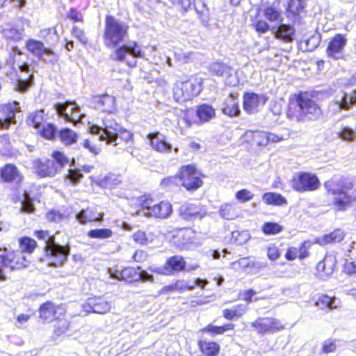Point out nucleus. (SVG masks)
Instances as JSON below:
<instances>
[{
  "label": "nucleus",
  "mask_w": 356,
  "mask_h": 356,
  "mask_svg": "<svg viewBox=\"0 0 356 356\" xmlns=\"http://www.w3.org/2000/svg\"><path fill=\"white\" fill-rule=\"evenodd\" d=\"M179 216L188 221L200 220L206 215V211L200 204L187 203L181 205L179 209Z\"/></svg>",
  "instance_id": "16"
},
{
  "label": "nucleus",
  "mask_w": 356,
  "mask_h": 356,
  "mask_svg": "<svg viewBox=\"0 0 356 356\" xmlns=\"http://www.w3.org/2000/svg\"><path fill=\"white\" fill-rule=\"evenodd\" d=\"M210 71L216 76L221 77L226 85H234L236 82L234 70L224 63H213L210 66Z\"/></svg>",
  "instance_id": "18"
},
{
  "label": "nucleus",
  "mask_w": 356,
  "mask_h": 356,
  "mask_svg": "<svg viewBox=\"0 0 356 356\" xmlns=\"http://www.w3.org/2000/svg\"><path fill=\"white\" fill-rule=\"evenodd\" d=\"M165 270L168 272H179L186 268V261L181 256L175 255L170 257L165 264Z\"/></svg>",
  "instance_id": "30"
},
{
  "label": "nucleus",
  "mask_w": 356,
  "mask_h": 356,
  "mask_svg": "<svg viewBox=\"0 0 356 356\" xmlns=\"http://www.w3.org/2000/svg\"><path fill=\"white\" fill-rule=\"evenodd\" d=\"M103 215L102 213H97L94 209L88 208L82 209L76 215V218L81 224H86L95 221H102Z\"/></svg>",
  "instance_id": "28"
},
{
  "label": "nucleus",
  "mask_w": 356,
  "mask_h": 356,
  "mask_svg": "<svg viewBox=\"0 0 356 356\" xmlns=\"http://www.w3.org/2000/svg\"><path fill=\"white\" fill-rule=\"evenodd\" d=\"M133 238L136 243L140 245H146L147 243V238L144 232L138 231L134 234Z\"/></svg>",
  "instance_id": "64"
},
{
  "label": "nucleus",
  "mask_w": 356,
  "mask_h": 356,
  "mask_svg": "<svg viewBox=\"0 0 356 356\" xmlns=\"http://www.w3.org/2000/svg\"><path fill=\"white\" fill-rule=\"evenodd\" d=\"M202 90V83L198 79H191L177 85L174 88V95L177 101L190 100L199 95Z\"/></svg>",
  "instance_id": "10"
},
{
  "label": "nucleus",
  "mask_w": 356,
  "mask_h": 356,
  "mask_svg": "<svg viewBox=\"0 0 356 356\" xmlns=\"http://www.w3.org/2000/svg\"><path fill=\"white\" fill-rule=\"evenodd\" d=\"M36 246V242L24 237L19 240L21 251H13L6 248H0V280H6V274L15 269L28 266L29 260L24 253H31Z\"/></svg>",
  "instance_id": "1"
},
{
  "label": "nucleus",
  "mask_w": 356,
  "mask_h": 356,
  "mask_svg": "<svg viewBox=\"0 0 356 356\" xmlns=\"http://www.w3.org/2000/svg\"><path fill=\"white\" fill-rule=\"evenodd\" d=\"M321 115L322 111L316 102L306 94L298 95L296 104H291L287 112L289 119L304 122L316 120Z\"/></svg>",
  "instance_id": "3"
},
{
  "label": "nucleus",
  "mask_w": 356,
  "mask_h": 356,
  "mask_svg": "<svg viewBox=\"0 0 356 356\" xmlns=\"http://www.w3.org/2000/svg\"><path fill=\"white\" fill-rule=\"evenodd\" d=\"M270 30L275 38L286 42H292L295 36V29L293 26L281 23L279 25L268 24V31Z\"/></svg>",
  "instance_id": "21"
},
{
  "label": "nucleus",
  "mask_w": 356,
  "mask_h": 356,
  "mask_svg": "<svg viewBox=\"0 0 356 356\" xmlns=\"http://www.w3.org/2000/svg\"><path fill=\"white\" fill-rule=\"evenodd\" d=\"M60 140L65 145L74 143L77 140V134L70 129H62L58 135Z\"/></svg>",
  "instance_id": "43"
},
{
  "label": "nucleus",
  "mask_w": 356,
  "mask_h": 356,
  "mask_svg": "<svg viewBox=\"0 0 356 356\" xmlns=\"http://www.w3.org/2000/svg\"><path fill=\"white\" fill-rule=\"evenodd\" d=\"M91 104L96 110L102 112L112 113L116 110L115 97L107 94L92 97Z\"/></svg>",
  "instance_id": "17"
},
{
  "label": "nucleus",
  "mask_w": 356,
  "mask_h": 356,
  "mask_svg": "<svg viewBox=\"0 0 356 356\" xmlns=\"http://www.w3.org/2000/svg\"><path fill=\"white\" fill-rule=\"evenodd\" d=\"M54 106L57 114L65 121L76 123L83 117L79 106L74 102L67 101L64 103H57Z\"/></svg>",
  "instance_id": "11"
},
{
  "label": "nucleus",
  "mask_w": 356,
  "mask_h": 356,
  "mask_svg": "<svg viewBox=\"0 0 356 356\" xmlns=\"http://www.w3.org/2000/svg\"><path fill=\"white\" fill-rule=\"evenodd\" d=\"M19 176L18 170L12 164H8L1 169V177L4 181L10 182L15 181Z\"/></svg>",
  "instance_id": "35"
},
{
  "label": "nucleus",
  "mask_w": 356,
  "mask_h": 356,
  "mask_svg": "<svg viewBox=\"0 0 356 356\" xmlns=\"http://www.w3.org/2000/svg\"><path fill=\"white\" fill-rule=\"evenodd\" d=\"M316 306L321 309H336L337 307V300L334 297L332 298L327 295H322L318 298Z\"/></svg>",
  "instance_id": "38"
},
{
  "label": "nucleus",
  "mask_w": 356,
  "mask_h": 356,
  "mask_svg": "<svg viewBox=\"0 0 356 356\" xmlns=\"http://www.w3.org/2000/svg\"><path fill=\"white\" fill-rule=\"evenodd\" d=\"M268 204H274L276 206L285 205L287 203L286 200L280 194L275 193H268Z\"/></svg>",
  "instance_id": "53"
},
{
  "label": "nucleus",
  "mask_w": 356,
  "mask_h": 356,
  "mask_svg": "<svg viewBox=\"0 0 356 356\" xmlns=\"http://www.w3.org/2000/svg\"><path fill=\"white\" fill-rule=\"evenodd\" d=\"M87 235L90 238L104 240L112 237L113 235V232L111 229L100 228L90 229L88 232Z\"/></svg>",
  "instance_id": "40"
},
{
  "label": "nucleus",
  "mask_w": 356,
  "mask_h": 356,
  "mask_svg": "<svg viewBox=\"0 0 356 356\" xmlns=\"http://www.w3.org/2000/svg\"><path fill=\"white\" fill-rule=\"evenodd\" d=\"M200 175L194 165H183L178 172L179 181L187 191H196L203 184Z\"/></svg>",
  "instance_id": "9"
},
{
  "label": "nucleus",
  "mask_w": 356,
  "mask_h": 356,
  "mask_svg": "<svg viewBox=\"0 0 356 356\" xmlns=\"http://www.w3.org/2000/svg\"><path fill=\"white\" fill-rule=\"evenodd\" d=\"M33 167L36 173L41 177H54L58 172L54 166V161L51 159L36 160L34 161Z\"/></svg>",
  "instance_id": "24"
},
{
  "label": "nucleus",
  "mask_w": 356,
  "mask_h": 356,
  "mask_svg": "<svg viewBox=\"0 0 356 356\" xmlns=\"http://www.w3.org/2000/svg\"><path fill=\"white\" fill-rule=\"evenodd\" d=\"M52 159L54 161V166L58 172L69 163V159L65 154L59 151H55L52 153Z\"/></svg>",
  "instance_id": "46"
},
{
  "label": "nucleus",
  "mask_w": 356,
  "mask_h": 356,
  "mask_svg": "<svg viewBox=\"0 0 356 356\" xmlns=\"http://www.w3.org/2000/svg\"><path fill=\"white\" fill-rule=\"evenodd\" d=\"M35 236L45 241V254L42 259L48 266L58 267L62 266L67 259L70 248L56 243L54 238L47 232L37 231Z\"/></svg>",
  "instance_id": "4"
},
{
  "label": "nucleus",
  "mask_w": 356,
  "mask_h": 356,
  "mask_svg": "<svg viewBox=\"0 0 356 356\" xmlns=\"http://www.w3.org/2000/svg\"><path fill=\"white\" fill-rule=\"evenodd\" d=\"M128 24L113 16L108 15L105 19L104 32V44L108 47H115L128 37Z\"/></svg>",
  "instance_id": "7"
},
{
  "label": "nucleus",
  "mask_w": 356,
  "mask_h": 356,
  "mask_svg": "<svg viewBox=\"0 0 356 356\" xmlns=\"http://www.w3.org/2000/svg\"><path fill=\"white\" fill-rule=\"evenodd\" d=\"M346 42L347 40L345 36L341 34H337L328 44L327 48V56L334 59L342 58L343 51Z\"/></svg>",
  "instance_id": "20"
},
{
  "label": "nucleus",
  "mask_w": 356,
  "mask_h": 356,
  "mask_svg": "<svg viewBox=\"0 0 356 356\" xmlns=\"http://www.w3.org/2000/svg\"><path fill=\"white\" fill-rule=\"evenodd\" d=\"M202 352L207 356H215L220 350V346L216 342L200 341Z\"/></svg>",
  "instance_id": "41"
},
{
  "label": "nucleus",
  "mask_w": 356,
  "mask_h": 356,
  "mask_svg": "<svg viewBox=\"0 0 356 356\" xmlns=\"http://www.w3.org/2000/svg\"><path fill=\"white\" fill-rule=\"evenodd\" d=\"M248 310L247 305L239 304L230 309L222 310V316L225 318L232 321L234 318H239L246 313Z\"/></svg>",
  "instance_id": "31"
},
{
  "label": "nucleus",
  "mask_w": 356,
  "mask_h": 356,
  "mask_svg": "<svg viewBox=\"0 0 356 356\" xmlns=\"http://www.w3.org/2000/svg\"><path fill=\"white\" fill-rule=\"evenodd\" d=\"M147 138L150 140L151 147L155 151L164 154L172 151V146L167 142L164 135L159 132L151 133L148 134Z\"/></svg>",
  "instance_id": "22"
},
{
  "label": "nucleus",
  "mask_w": 356,
  "mask_h": 356,
  "mask_svg": "<svg viewBox=\"0 0 356 356\" xmlns=\"http://www.w3.org/2000/svg\"><path fill=\"white\" fill-rule=\"evenodd\" d=\"M89 129L92 134L99 136L100 140L113 146L120 145V140L128 143L133 137L130 131L122 129L110 115L102 118L101 124H92Z\"/></svg>",
  "instance_id": "2"
},
{
  "label": "nucleus",
  "mask_w": 356,
  "mask_h": 356,
  "mask_svg": "<svg viewBox=\"0 0 356 356\" xmlns=\"http://www.w3.org/2000/svg\"><path fill=\"white\" fill-rule=\"evenodd\" d=\"M57 321L55 325L54 332L57 336H60L67 330L70 323L67 320L63 318V317L60 318Z\"/></svg>",
  "instance_id": "52"
},
{
  "label": "nucleus",
  "mask_w": 356,
  "mask_h": 356,
  "mask_svg": "<svg viewBox=\"0 0 356 356\" xmlns=\"http://www.w3.org/2000/svg\"><path fill=\"white\" fill-rule=\"evenodd\" d=\"M352 186L350 183L347 184L343 179L337 177H333L325 183V188L331 196L332 205L334 209L343 211L351 206L353 199L348 195V191Z\"/></svg>",
  "instance_id": "5"
},
{
  "label": "nucleus",
  "mask_w": 356,
  "mask_h": 356,
  "mask_svg": "<svg viewBox=\"0 0 356 356\" xmlns=\"http://www.w3.org/2000/svg\"><path fill=\"white\" fill-rule=\"evenodd\" d=\"M39 314L43 321L51 322L64 317L65 309L61 305H56L51 302H46L40 306Z\"/></svg>",
  "instance_id": "15"
},
{
  "label": "nucleus",
  "mask_w": 356,
  "mask_h": 356,
  "mask_svg": "<svg viewBox=\"0 0 356 356\" xmlns=\"http://www.w3.org/2000/svg\"><path fill=\"white\" fill-rule=\"evenodd\" d=\"M135 201L138 207L136 213L138 216L165 219L170 217L172 212V205L167 201L156 202L152 198L147 196L140 197Z\"/></svg>",
  "instance_id": "6"
},
{
  "label": "nucleus",
  "mask_w": 356,
  "mask_h": 356,
  "mask_svg": "<svg viewBox=\"0 0 356 356\" xmlns=\"http://www.w3.org/2000/svg\"><path fill=\"white\" fill-rule=\"evenodd\" d=\"M246 136H252L254 140L259 145L266 143L267 133L261 131H249L245 133Z\"/></svg>",
  "instance_id": "51"
},
{
  "label": "nucleus",
  "mask_w": 356,
  "mask_h": 356,
  "mask_svg": "<svg viewBox=\"0 0 356 356\" xmlns=\"http://www.w3.org/2000/svg\"><path fill=\"white\" fill-rule=\"evenodd\" d=\"M18 67L24 75L19 76L17 81L16 88L19 92H25L33 83V74L28 64L24 63L22 65L19 64Z\"/></svg>",
  "instance_id": "23"
},
{
  "label": "nucleus",
  "mask_w": 356,
  "mask_h": 356,
  "mask_svg": "<svg viewBox=\"0 0 356 356\" xmlns=\"http://www.w3.org/2000/svg\"><path fill=\"white\" fill-rule=\"evenodd\" d=\"M304 8V0H289L288 1L287 11L293 15H298Z\"/></svg>",
  "instance_id": "48"
},
{
  "label": "nucleus",
  "mask_w": 356,
  "mask_h": 356,
  "mask_svg": "<svg viewBox=\"0 0 356 356\" xmlns=\"http://www.w3.org/2000/svg\"><path fill=\"white\" fill-rule=\"evenodd\" d=\"M335 264L336 259L333 256L326 255L322 261L318 263L316 269L318 273H322V276H327L333 273Z\"/></svg>",
  "instance_id": "29"
},
{
  "label": "nucleus",
  "mask_w": 356,
  "mask_h": 356,
  "mask_svg": "<svg viewBox=\"0 0 356 356\" xmlns=\"http://www.w3.org/2000/svg\"><path fill=\"white\" fill-rule=\"evenodd\" d=\"M35 208L31 199L29 195L24 192V199L22 202V207L21 211L25 213H32L34 211Z\"/></svg>",
  "instance_id": "54"
},
{
  "label": "nucleus",
  "mask_w": 356,
  "mask_h": 356,
  "mask_svg": "<svg viewBox=\"0 0 356 356\" xmlns=\"http://www.w3.org/2000/svg\"><path fill=\"white\" fill-rule=\"evenodd\" d=\"M26 47L30 52L39 58H42L44 52L47 51V48L42 42L33 39L29 40Z\"/></svg>",
  "instance_id": "34"
},
{
  "label": "nucleus",
  "mask_w": 356,
  "mask_h": 356,
  "mask_svg": "<svg viewBox=\"0 0 356 356\" xmlns=\"http://www.w3.org/2000/svg\"><path fill=\"white\" fill-rule=\"evenodd\" d=\"M93 313L104 314L111 310V303L102 298H92Z\"/></svg>",
  "instance_id": "37"
},
{
  "label": "nucleus",
  "mask_w": 356,
  "mask_h": 356,
  "mask_svg": "<svg viewBox=\"0 0 356 356\" xmlns=\"http://www.w3.org/2000/svg\"><path fill=\"white\" fill-rule=\"evenodd\" d=\"M72 35L83 44H86L88 42V38L81 28L77 26H74L72 30Z\"/></svg>",
  "instance_id": "58"
},
{
  "label": "nucleus",
  "mask_w": 356,
  "mask_h": 356,
  "mask_svg": "<svg viewBox=\"0 0 356 356\" xmlns=\"http://www.w3.org/2000/svg\"><path fill=\"white\" fill-rule=\"evenodd\" d=\"M291 186L299 192L315 191L319 187V181L316 175L305 172L293 177Z\"/></svg>",
  "instance_id": "12"
},
{
  "label": "nucleus",
  "mask_w": 356,
  "mask_h": 356,
  "mask_svg": "<svg viewBox=\"0 0 356 356\" xmlns=\"http://www.w3.org/2000/svg\"><path fill=\"white\" fill-rule=\"evenodd\" d=\"M108 272L111 278L119 280H124L129 282L140 280L138 272L132 267H127L120 271L115 270V272L109 270Z\"/></svg>",
  "instance_id": "26"
},
{
  "label": "nucleus",
  "mask_w": 356,
  "mask_h": 356,
  "mask_svg": "<svg viewBox=\"0 0 356 356\" xmlns=\"http://www.w3.org/2000/svg\"><path fill=\"white\" fill-rule=\"evenodd\" d=\"M120 181L121 180L119 176L109 173L99 179V184L104 188H113L120 183Z\"/></svg>",
  "instance_id": "44"
},
{
  "label": "nucleus",
  "mask_w": 356,
  "mask_h": 356,
  "mask_svg": "<svg viewBox=\"0 0 356 356\" xmlns=\"http://www.w3.org/2000/svg\"><path fill=\"white\" fill-rule=\"evenodd\" d=\"M333 104L337 106L336 111L349 110L352 105L356 104V90L350 94L344 92L341 97L337 96Z\"/></svg>",
  "instance_id": "27"
},
{
  "label": "nucleus",
  "mask_w": 356,
  "mask_h": 356,
  "mask_svg": "<svg viewBox=\"0 0 356 356\" xmlns=\"http://www.w3.org/2000/svg\"><path fill=\"white\" fill-rule=\"evenodd\" d=\"M214 108L208 104H202L197 109V115L202 122H208L215 116Z\"/></svg>",
  "instance_id": "36"
},
{
  "label": "nucleus",
  "mask_w": 356,
  "mask_h": 356,
  "mask_svg": "<svg viewBox=\"0 0 356 356\" xmlns=\"http://www.w3.org/2000/svg\"><path fill=\"white\" fill-rule=\"evenodd\" d=\"M338 136L344 140H353L355 137V131L347 127H343L341 131L338 132Z\"/></svg>",
  "instance_id": "57"
},
{
  "label": "nucleus",
  "mask_w": 356,
  "mask_h": 356,
  "mask_svg": "<svg viewBox=\"0 0 356 356\" xmlns=\"http://www.w3.org/2000/svg\"><path fill=\"white\" fill-rule=\"evenodd\" d=\"M47 218L49 221L58 222L66 218V216L58 211H51L47 213Z\"/></svg>",
  "instance_id": "62"
},
{
  "label": "nucleus",
  "mask_w": 356,
  "mask_h": 356,
  "mask_svg": "<svg viewBox=\"0 0 356 356\" xmlns=\"http://www.w3.org/2000/svg\"><path fill=\"white\" fill-rule=\"evenodd\" d=\"M253 197L254 195L252 193V192L247 189H241L237 191L235 194L236 199L241 203L251 200Z\"/></svg>",
  "instance_id": "56"
},
{
  "label": "nucleus",
  "mask_w": 356,
  "mask_h": 356,
  "mask_svg": "<svg viewBox=\"0 0 356 356\" xmlns=\"http://www.w3.org/2000/svg\"><path fill=\"white\" fill-rule=\"evenodd\" d=\"M234 327L232 323H227L222 326H216L212 324L208 325L207 327L203 328V332H209L213 335L222 334L227 331L232 330Z\"/></svg>",
  "instance_id": "42"
},
{
  "label": "nucleus",
  "mask_w": 356,
  "mask_h": 356,
  "mask_svg": "<svg viewBox=\"0 0 356 356\" xmlns=\"http://www.w3.org/2000/svg\"><path fill=\"white\" fill-rule=\"evenodd\" d=\"M179 181L178 174L175 177H168L161 181V186L163 188H170L174 186H177Z\"/></svg>",
  "instance_id": "60"
},
{
  "label": "nucleus",
  "mask_w": 356,
  "mask_h": 356,
  "mask_svg": "<svg viewBox=\"0 0 356 356\" xmlns=\"http://www.w3.org/2000/svg\"><path fill=\"white\" fill-rule=\"evenodd\" d=\"M261 267H264L263 264L255 261L251 257H243L231 264V268L235 271H243L247 273H256Z\"/></svg>",
  "instance_id": "19"
},
{
  "label": "nucleus",
  "mask_w": 356,
  "mask_h": 356,
  "mask_svg": "<svg viewBox=\"0 0 356 356\" xmlns=\"http://www.w3.org/2000/svg\"><path fill=\"white\" fill-rule=\"evenodd\" d=\"M250 238L247 232L234 231L232 232L231 241L238 245H242L245 243Z\"/></svg>",
  "instance_id": "49"
},
{
  "label": "nucleus",
  "mask_w": 356,
  "mask_h": 356,
  "mask_svg": "<svg viewBox=\"0 0 356 356\" xmlns=\"http://www.w3.org/2000/svg\"><path fill=\"white\" fill-rule=\"evenodd\" d=\"M144 55L141 46L134 41H131L117 48L112 57L114 60L123 62L132 67L136 65V58H143Z\"/></svg>",
  "instance_id": "8"
},
{
  "label": "nucleus",
  "mask_w": 356,
  "mask_h": 356,
  "mask_svg": "<svg viewBox=\"0 0 356 356\" xmlns=\"http://www.w3.org/2000/svg\"><path fill=\"white\" fill-rule=\"evenodd\" d=\"M266 102L264 95H258L252 92H246L243 97V106L248 114H254L262 108Z\"/></svg>",
  "instance_id": "13"
},
{
  "label": "nucleus",
  "mask_w": 356,
  "mask_h": 356,
  "mask_svg": "<svg viewBox=\"0 0 356 356\" xmlns=\"http://www.w3.org/2000/svg\"><path fill=\"white\" fill-rule=\"evenodd\" d=\"M344 233L341 229H336L330 234H325L316 238V243L321 245H325L331 243H338L343 240Z\"/></svg>",
  "instance_id": "32"
},
{
  "label": "nucleus",
  "mask_w": 356,
  "mask_h": 356,
  "mask_svg": "<svg viewBox=\"0 0 356 356\" xmlns=\"http://www.w3.org/2000/svg\"><path fill=\"white\" fill-rule=\"evenodd\" d=\"M280 10L275 8L268 7V21L274 22L273 25H279L282 23Z\"/></svg>",
  "instance_id": "55"
},
{
  "label": "nucleus",
  "mask_w": 356,
  "mask_h": 356,
  "mask_svg": "<svg viewBox=\"0 0 356 356\" xmlns=\"http://www.w3.org/2000/svg\"><path fill=\"white\" fill-rule=\"evenodd\" d=\"M44 119V111L39 110L30 113L27 118L26 122L29 126H32L35 129H40Z\"/></svg>",
  "instance_id": "39"
},
{
  "label": "nucleus",
  "mask_w": 356,
  "mask_h": 356,
  "mask_svg": "<svg viewBox=\"0 0 356 356\" xmlns=\"http://www.w3.org/2000/svg\"><path fill=\"white\" fill-rule=\"evenodd\" d=\"M83 175L78 170L70 169L67 176L69 181L73 184H76L80 181L82 179Z\"/></svg>",
  "instance_id": "61"
},
{
  "label": "nucleus",
  "mask_w": 356,
  "mask_h": 356,
  "mask_svg": "<svg viewBox=\"0 0 356 356\" xmlns=\"http://www.w3.org/2000/svg\"><path fill=\"white\" fill-rule=\"evenodd\" d=\"M219 213L225 220H233L238 216V209L236 204L225 203L220 206Z\"/></svg>",
  "instance_id": "33"
},
{
  "label": "nucleus",
  "mask_w": 356,
  "mask_h": 356,
  "mask_svg": "<svg viewBox=\"0 0 356 356\" xmlns=\"http://www.w3.org/2000/svg\"><path fill=\"white\" fill-rule=\"evenodd\" d=\"M252 327L259 334H265L267 332V319L259 318L253 324Z\"/></svg>",
  "instance_id": "59"
},
{
  "label": "nucleus",
  "mask_w": 356,
  "mask_h": 356,
  "mask_svg": "<svg viewBox=\"0 0 356 356\" xmlns=\"http://www.w3.org/2000/svg\"><path fill=\"white\" fill-rule=\"evenodd\" d=\"M237 94L231 93L223 102L222 112L229 117H237L241 113Z\"/></svg>",
  "instance_id": "25"
},
{
  "label": "nucleus",
  "mask_w": 356,
  "mask_h": 356,
  "mask_svg": "<svg viewBox=\"0 0 356 356\" xmlns=\"http://www.w3.org/2000/svg\"><path fill=\"white\" fill-rule=\"evenodd\" d=\"M40 135L48 140H51L54 138L56 134V128L52 124H47L42 125V129H40Z\"/></svg>",
  "instance_id": "50"
},
{
  "label": "nucleus",
  "mask_w": 356,
  "mask_h": 356,
  "mask_svg": "<svg viewBox=\"0 0 356 356\" xmlns=\"http://www.w3.org/2000/svg\"><path fill=\"white\" fill-rule=\"evenodd\" d=\"M40 37L48 43H54L58 39V35L54 27L46 28L41 30Z\"/></svg>",
  "instance_id": "47"
},
{
  "label": "nucleus",
  "mask_w": 356,
  "mask_h": 356,
  "mask_svg": "<svg viewBox=\"0 0 356 356\" xmlns=\"http://www.w3.org/2000/svg\"><path fill=\"white\" fill-rule=\"evenodd\" d=\"M284 328L283 325L275 318H268V332H275Z\"/></svg>",
  "instance_id": "63"
},
{
  "label": "nucleus",
  "mask_w": 356,
  "mask_h": 356,
  "mask_svg": "<svg viewBox=\"0 0 356 356\" xmlns=\"http://www.w3.org/2000/svg\"><path fill=\"white\" fill-rule=\"evenodd\" d=\"M3 34L6 39L18 41L22 39L24 30L9 27L3 30Z\"/></svg>",
  "instance_id": "45"
},
{
  "label": "nucleus",
  "mask_w": 356,
  "mask_h": 356,
  "mask_svg": "<svg viewBox=\"0 0 356 356\" xmlns=\"http://www.w3.org/2000/svg\"><path fill=\"white\" fill-rule=\"evenodd\" d=\"M19 104L9 102L0 106V127L6 129L10 124H15V114L19 111Z\"/></svg>",
  "instance_id": "14"
}]
</instances>
